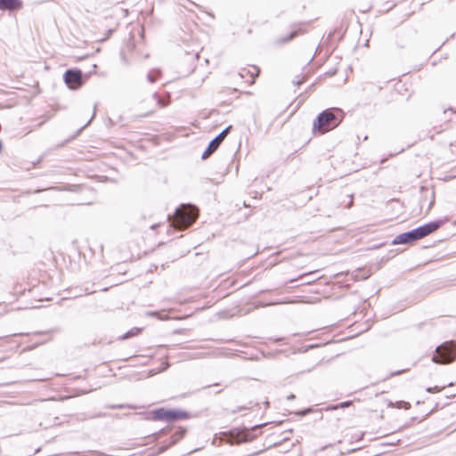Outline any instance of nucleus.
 Returning a JSON list of instances; mask_svg holds the SVG:
<instances>
[{
    "label": "nucleus",
    "mask_w": 456,
    "mask_h": 456,
    "mask_svg": "<svg viewBox=\"0 0 456 456\" xmlns=\"http://www.w3.org/2000/svg\"><path fill=\"white\" fill-rule=\"evenodd\" d=\"M439 223H430L423 226L418 227L411 232L401 233L397 235L394 240V245L406 244L411 241L422 239L431 232H435L439 227Z\"/></svg>",
    "instance_id": "f257e3e1"
},
{
    "label": "nucleus",
    "mask_w": 456,
    "mask_h": 456,
    "mask_svg": "<svg viewBox=\"0 0 456 456\" xmlns=\"http://www.w3.org/2000/svg\"><path fill=\"white\" fill-rule=\"evenodd\" d=\"M197 216V210L191 206H182L176 209L172 224L179 229L186 228L194 222Z\"/></svg>",
    "instance_id": "f03ea898"
},
{
    "label": "nucleus",
    "mask_w": 456,
    "mask_h": 456,
    "mask_svg": "<svg viewBox=\"0 0 456 456\" xmlns=\"http://www.w3.org/2000/svg\"><path fill=\"white\" fill-rule=\"evenodd\" d=\"M436 363L447 364L456 360V343L445 342L436 347V353L432 357Z\"/></svg>",
    "instance_id": "7ed1b4c3"
},
{
    "label": "nucleus",
    "mask_w": 456,
    "mask_h": 456,
    "mask_svg": "<svg viewBox=\"0 0 456 456\" xmlns=\"http://www.w3.org/2000/svg\"><path fill=\"white\" fill-rule=\"evenodd\" d=\"M338 125V121L336 120L335 115L330 110H325L318 116L317 121L314 124V130L324 134Z\"/></svg>",
    "instance_id": "20e7f679"
},
{
    "label": "nucleus",
    "mask_w": 456,
    "mask_h": 456,
    "mask_svg": "<svg viewBox=\"0 0 456 456\" xmlns=\"http://www.w3.org/2000/svg\"><path fill=\"white\" fill-rule=\"evenodd\" d=\"M81 72L68 70L65 73V82L70 89H77L81 86Z\"/></svg>",
    "instance_id": "39448f33"
},
{
    "label": "nucleus",
    "mask_w": 456,
    "mask_h": 456,
    "mask_svg": "<svg viewBox=\"0 0 456 456\" xmlns=\"http://www.w3.org/2000/svg\"><path fill=\"white\" fill-rule=\"evenodd\" d=\"M231 126H228L226 129H224L223 132H221L214 140H212L207 149V151L203 154V158H206L209 154H211L214 151L216 150V148L219 146L221 142L226 137L229 129Z\"/></svg>",
    "instance_id": "423d86ee"
},
{
    "label": "nucleus",
    "mask_w": 456,
    "mask_h": 456,
    "mask_svg": "<svg viewBox=\"0 0 456 456\" xmlns=\"http://www.w3.org/2000/svg\"><path fill=\"white\" fill-rule=\"evenodd\" d=\"M151 415L155 419H174L177 418V414L175 412L166 411L165 409L153 411Z\"/></svg>",
    "instance_id": "0eeeda50"
},
{
    "label": "nucleus",
    "mask_w": 456,
    "mask_h": 456,
    "mask_svg": "<svg viewBox=\"0 0 456 456\" xmlns=\"http://www.w3.org/2000/svg\"><path fill=\"white\" fill-rule=\"evenodd\" d=\"M22 4L20 0H0V9L1 10H15L20 9Z\"/></svg>",
    "instance_id": "6e6552de"
},
{
    "label": "nucleus",
    "mask_w": 456,
    "mask_h": 456,
    "mask_svg": "<svg viewBox=\"0 0 456 456\" xmlns=\"http://www.w3.org/2000/svg\"><path fill=\"white\" fill-rule=\"evenodd\" d=\"M135 333L134 331H130L128 332L124 338H127V337H130V336H134Z\"/></svg>",
    "instance_id": "1a4fd4ad"
},
{
    "label": "nucleus",
    "mask_w": 456,
    "mask_h": 456,
    "mask_svg": "<svg viewBox=\"0 0 456 456\" xmlns=\"http://www.w3.org/2000/svg\"><path fill=\"white\" fill-rule=\"evenodd\" d=\"M434 391H436V392H439L440 390L437 389L436 387L434 388Z\"/></svg>",
    "instance_id": "9d476101"
},
{
    "label": "nucleus",
    "mask_w": 456,
    "mask_h": 456,
    "mask_svg": "<svg viewBox=\"0 0 456 456\" xmlns=\"http://www.w3.org/2000/svg\"><path fill=\"white\" fill-rule=\"evenodd\" d=\"M428 391L431 392V391H433V389L432 388H428Z\"/></svg>",
    "instance_id": "9b49d317"
}]
</instances>
